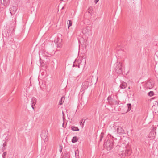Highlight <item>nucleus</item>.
<instances>
[{"mask_svg":"<svg viewBox=\"0 0 158 158\" xmlns=\"http://www.w3.org/2000/svg\"><path fill=\"white\" fill-rule=\"evenodd\" d=\"M114 69L117 73L120 74L122 72V63L119 61H117L114 65Z\"/></svg>","mask_w":158,"mask_h":158,"instance_id":"1","label":"nucleus"},{"mask_svg":"<svg viewBox=\"0 0 158 158\" xmlns=\"http://www.w3.org/2000/svg\"><path fill=\"white\" fill-rule=\"evenodd\" d=\"M104 146L107 150L110 151L113 147V141L110 140H107L104 143Z\"/></svg>","mask_w":158,"mask_h":158,"instance_id":"2","label":"nucleus"},{"mask_svg":"<svg viewBox=\"0 0 158 158\" xmlns=\"http://www.w3.org/2000/svg\"><path fill=\"white\" fill-rule=\"evenodd\" d=\"M154 83L151 80H148L144 85V88L146 89H150L153 87Z\"/></svg>","mask_w":158,"mask_h":158,"instance_id":"3","label":"nucleus"},{"mask_svg":"<svg viewBox=\"0 0 158 158\" xmlns=\"http://www.w3.org/2000/svg\"><path fill=\"white\" fill-rule=\"evenodd\" d=\"M124 144H123L120 146L118 145L116 146V149L117 150L119 155H122L123 154L124 149H125V148H124Z\"/></svg>","mask_w":158,"mask_h":158,"instance_id":"4","label":"nucleus"},{"mask_svg":"<svg viewBox=\"0 0 158 158\" xmlns=\"http://www.w3.org/2000/svg\"><path fill=\"white\" fill-rule=\"evenodd\" d=\"M156 127H153L148 135V138L151 139H153L155 138L156 136Z\"/></svg>","mask_w":158,"mask_h":158,"instance_id":"5","label":"nucleus"},{"mask_svg":"<svg viewBox=\"0 0 158 158\" xmlns=\"http://www.w3.org/2000/svg\"><path fill=\"white\" fill-rule=\"evenodd\" d=\"M82 33L86 35H91V29L89 27L84 28L82 31Z\"/></svg>","mask_w":158,"mask_h":158,"instance_id":"6","label":"nucleus"},{"mask_svg":"<svg viewBox=\"0 0 158 158\" xmlns=\"http://www.w3.org/2000/svg\"><path fill=\"white\" fill-rule=\"evenodd\" d=\"M125 153L124 154L126 156H129L131 154V151L129 147H125Z\"/></svg>","mask_w":158,"mask_h":158,"instance_id":"7","label":"nucleus"},{"mask_svg":"<svg viewBox=\"0 0 158 158\" xmlns=\"http://www.w3.org/2000/svg\"><path fill=\"white\" fill-rule=\"evenodd\" d=\"M17 10V7L16 6H13L10 9L11 15H14Z\"/></svg>","mask_w":158,"mask_h":158,"instance_id":"8","label":"nucleus"},{"mask_svg":"<svg viewBox=\"0 0 158 158\" xmlns=\"http://www.w3.org/2000/svg\"><path fill=\"white\" fill-rule=\"evenodd\" d=\"M31 107L34 110V106L36 102V99L34 97H33L31 99Z\"/></svg>","mask_w":158,"mask_h":158,"instance_id":"9","label":"nucleus"},{"mask_svg":"<svg viewBox=\"0 0 158 158\" xmlns=\"http://www.w3.org/2000/svg\"><path fill=\"white\" fill-rule=\"evenodd\" d=\"M89 85V82L87 81H85L82 83V86L83 90H85L87 89Z\"/></svg>","mask_w":158,"mask_h":158,"instance_id":"10","label":"nucleus"},{"mask_svg":"<svg viewBox=\"0 0 158 158\" xmlns=\"http://www.w3.org/2000/svg\"><path fill=\"white\" fill-rule=\"evenodd\" d=\"M117 131L118 133L119 134L123 133L124 132L123 129L121 127H118L117 129Z\"/></svg>","mask_w":158,"mask_h":158,"instance_id":"11","label":"nucleus"},{"mask_svg":"<svg viewBox=\"0 0 158 158\" xmlns=\"http://www.w3.org/2000/svg\"><path fill=\"white\" fill-rule=\"evenodd\" d=\"M127 86V84L125 82H123L121 83L120 85V87L121 89H125Z\"/></svg>","mask_w":158,"mask_h":158,"instance_id":"12","label":"nucleus"},{"mask_svg":"<svg viewBox=\"0 0 158 158\" xmlns=\"http://www.w3.org/2000/svg\"><path fill=\"white\" fill-rule=\"evenodd\" d=\"M65 99V98L64 96L62 97L60 99L59 101V104L60 105H61L63 104L62 101L63 102H64V100Z\"/></svg>","mask_w":158,"mask_h":158,"instance_id":"13","label":"nucleus"},{"mask_svg":"<svg viewBox=\"0 0 158 158\" xmlns=\"http://www.w3.org/2000/svg\"><path fill=\"white\" fill-rule=\"evenodd\" d=\"M71 128L72 130L74 131H79V129L77 127L72 126Z\"/></svg>","mask_w":158,"mask_h":158,"instance_id":"14","label":"nucleus"},{"mask_svg":"<svg viewBox=\"0 0 158 158\" xmlns=\"http://www.w3.org/2000/svg\"><path fill=\"white\" fill-rule=\"evenodd\" d=\"M78 140V138L76 136L73 137L72 140V142L73 143H74L77 142Z\"/></svg>","mask_w":158,"mask_h":158,"instance_id":"15","label":"nucleus"},{"mask_svg":"<svg viewBox=\"0 0 158 158\" xmlns=\"http://www.w3.org/2000/svg\"><path fill=\"white\" fill-rule=\"evenodd\" d=\"M110 104L111 105H118L119 104V103L116 100L113 99V101L112 102V103H111Z\"/></svg>","mask_w":158,"mask_h":158,"instance_id":"16","label":"nucleus"},{"mask_svg":"<svg viewBox=\"0 0 158 158\" xmlns=\"http://www.w3.org/2000/svg\"><path fill=\"white\" fill-rule=\"evenodd\" d=\"M55 43H58V46L60 45V43L61 42V40L60 39L58 38L57 40L55 41Z\"/></svg>","mask_w":158,"mask_h":158,"instance_id":"17","label":"nucleus"},{"mask_svg":"<svg viewBox=\"0 0 158 158\" xmlns=\"http://www.w3.org/2000/svg\"><path fill=\"white\" fill-rule=\"evenodd\" d=\"M131 104L129 103L127 104V112L131 110Z\"/></svg>","mask_w":158,"mask_h":158,"instance_id":"18","label":"nucleus"},{"mask_svg":"<svg viewBox=\"0 0 158 158\" xmlns=\"http://www.w3.org/2000/svg\"><path fill=\"white\" fill-rule=\"evenodd\" d=\"M113 99H112L111 96H109L107 99V100L109 103L110 104L112 103V102Z\"/></svg>","mask_w":158,"mask_h":158,"instance_id":"19","label":"nucleus"},{"mask_svg":"<svg viewBox=\"0 0 158 158\" xmlns=\"http://www.w3.org/2000/svg\"><path fill=\"white\" fill-rule=\"evenodd\" d=\"M154 94V93L153 91H151L149 92V93H148V94L149 96H152Z\"/></svg>","mask_w":158,"mask_h":158,"instance_id":"20","label":"nucleus"},{"mask_svg":"<svg viewBox=\"0 0 158 158\" xmlns=\"http://www.w3.org/2000/svg\"><path fill=\"white\" fill-rule=\"evenodd\" d=\"M104 135V134L103 132L101 133V135H100V141H101L102 139L103 138V137Z\"/></svg>","mask_w":158,"mask_h":158,"instance_id":"21","label":"nucleus"},{"mask_svg":"<svg viewBox=\"0 0 158 158\" xmlns=\"http://www.w3.org/2000/svg\"><path fill=\"white\" fill-rule=\"evenodd\" d=\"M68 21L69 22V23H68V28H69V27L71 26L72 25V22L71 20H68Z\"/></svg>","mask_w":158,"mask_h":158,"instance_id":"22","label":"nucleus"},{"mask_svg":"<svg viewBox=\"0 0 158 158\" xmlns=\"http://www.w3.org/2000/svg\"><path fill=\"white\" fill-rule=\"evenodd\" d=\"M6 154H7L6 152H3V153L2 154V158H5L6 156Z\"/></svg>","mask_w":158,"mask_h":158,"instance_id":"23","label":"nucleus"},{"mask_svg":"<svg viewBox=\"0 0 158 158\" xmlns=\"http://www.w3.org/2000/svg\"><path fill=\"white\" fill-rule=\"evenodd\" d=\"M88 12H89V13H92V7L89 8L88 9Z\"/></svg>","mask_w":158,"mask_h":158,"instance_id":"24","label":"nucleus"},{"mask_svg":"<svg viewBox=\"0 0 158 158\" xmlns=\"http://www.w3.org/2000/svg\"><path fill=\"white\" fill-rule=\"evenodd\" d=\"M5 0H1L2 3H3V4L5 3Z\"/></svg>","mask_w":158,"mask_h":158,"instance_id":"25","label":"nucleus"},{"mask_svg":"<svg viewBox=\"0 0 158 158\" xmlns=\"http://www.w3.org/2000/svg\"><path fill=\"white\" fill-rule=\"evenodd\" d=\"M6 142H5L4 143H3V147L6 146Z\"/></svg>","mask_w":158,"mask_h":158,"instance_id":"26","label":"nucleus"},{"mask_svg":"<svg viewBox=\"0 0 158 158\" xmlns=\"http://www.w3.org/2000/svg\"><path fill=\"white\" fill-rule=\"evenodd\" d=\"M99 0H95L94 2H95L96 3Z\"/></svg>","mask_w":158,"mask_h":158,"instance_id":"27","label":"nucleus"},{"mask_svg":"<svg viewBox=\"0 0 158 158\" xmlns=\"http://www.w3.org/2000/svg\"><path fill=\"white\" fill-rule=\"evenodd\" d=\"M11 29L12 30V32H14V28H11Z\"/></svg>","mask_w":158,"mask_h":158,"instance_id":"28","label":"nucleus"},{"mask_svg":"<svg viewBox=\"0 0 158 158\" xmlns=\"http://www.w3.org/2000/svg\"><path fill=\"white\" fill-rule=\"evenodd\" d=\"M84 123V122H83V123H82V122L80 123V124L81 125V124H82L83 126V123ZM83 127V126H82Z\"/></svg>","mask_w":158,"mask_h":158,"instance_id":"29","label":"nucleus"},{"mask_svg":"<svg viewBox=\"0 0 158 158\" xmlns=\"http://www.w3.org/2000/svg\"><path fill=\"white\" fill-rule=\"evenodd\" d=\"M62 114H63V118H64V114L63 112H62Z\"/></svg>","mask_w":158,"mask_h":158,"instance_id":"30","label":"nucleus"},{"mask_svg":"<svg viewBox=\"0 0 158 158\" xmlns=\"http://www.w3.org/2000/svg\"><path fill=\"white\" fill-rule=\"evenodd\" d=\"M14 21H15V22L16 21V18H15V20Z\"/></svg>","mask_w":158,"mask_h":158,"instance_id":"31","label":"nucleus"},{"mask_svg":"<svg viewBox=\"0 0 158 158\" xmlns=\"http://www.w3.org/2000/svg\"><path fill=\"white\" fill-rule=\"evenodd\" d=\"M157 102V105L158 106V101L157 102Z\"/></svg>","mask_w":158,"mask_h":158,"instance_id":"32","label":"nucleus"},{"mask_svg":"<svg viewBox=\"0 0 158 158\" xmlns=\"http://www.w3.org/2000/svg\"><path fill=\"white\" fill-rule=\"evenodd\" d=\"M64 158H69L68 157H64Z\"/></svg>","mask_w":158,"mask_h":158,"instance_id":"33","label":"nucleus"},{"mask_svg":"<svg viewBox=\"0 0 158 158\" xmlns=\"http://www.w3.org/2000/svg\"><path fill=\"white\" fill-rule=\"evenodd\" d=\"M80 65H78V67L79 68H80Z\"/></svg>","mask_w":158,"mask_h":158,"instance_id":"34","label":"nucleus"},{"mask_svg":"<svg viewBox=\"0 0 158 158\" xmlns=\"http://www.w3.org/2000/svg\"><path fill=\"white\" fill-rule=\"evenodd\" d=\"M75 155H76V152H75Z\"/></svg>","mask_w":158,"mask_h":158,"instance_id":"35","label":"nucleus"},{"mask_svg":"<svg viewBox=\"0 0 158 158\" xmlns=\"http://www.w3.org/2000/svg\"><path fill=\"white\" fill-rule=\"evenodd\" d=\"M64 123H63V126H64Z\"/></svg>","mask_w":158,"mask_h":158,"instance_id":"36","label":"nucleus"},{"mask_svg":"<svg viewBox=\"0 0 158 158\" xmlns=\"http://www.w3.org/2000/svg\"><path fill=\"white\" fill-rule=\"evenodd\" d=\"M62 151V149H61L60 150V152H61V151Z\"/></svg>","mask_w":158,"mask_h":158,"instance_id":"37","label":"nucleus"},{"mask_svg":"<svg viewBox=\"0 0 158 158\" xmlns=\"http://www.w3.org/2000/svg\"><path fill=\"white\" fill-rule=\"evenodd\" d=\"M140 118H141H141L140 117Z\"/></svg>","mask_w":158,"mask_h":158,"instance_id":"38","label":"nucleus"},{"mask_svg":"<svg viewBox=\"0 0 158 158\" xmlns=\"http://www.w3.org/2000/svg\"><path fill=\"white\" fill-rule=\"evenodd\" d=\"M110 135V136H111V135Z\"/></svg>","mask_w":158,"mask_h":158,"instance_id":"39","label":"nucleus"},{"mask_svg":"<svg viewBox=\"0 0 158 158\" xmlns=\"http://www.w3.org/2000/svg\"><path fill=\"white\" fill-rule=\"evenodd\" d=\"M123 51V50H121V51Z\"/></svg>","mask_w":158,"mask_h":158,"instance_id":"40","label":"nucleus"}]
</instances>
